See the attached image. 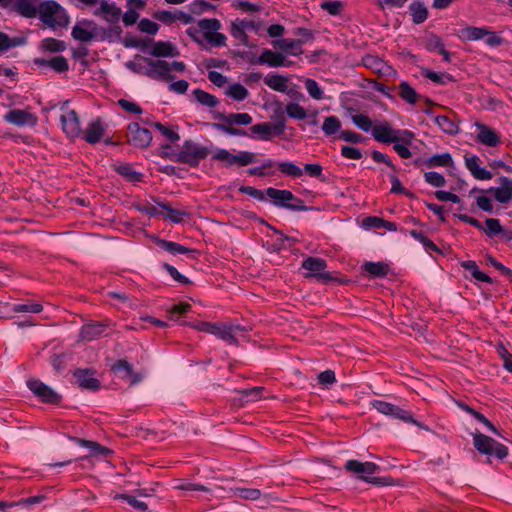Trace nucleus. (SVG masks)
Masks as SVG:
<instances>
[{
	"mask_svg": "<svg viewBox=\"0 0 512 512\" xmlns=\"http://www.w3.org/2000/svg\"><path fill=\"white\" fill-rule=\"evenodd\" d=\"M211 150L207 146H202L191 139L185 140L178 152L165 153L163 157H168L172 161L187 164L190 167H197L201 160H204Z\"/></svg>",
	"mask_w": 512,
	"mask_h": 512,
	"instance_id": "f257e3e1",
	"label": "nucleus"
},
{
	"mask_svg": "<svg viewBox=\"0 0 512 512\" xmlns=\"http://www.w3.org/2000/svg\"><path fill=\"white\" fill-rule=\"evenodd\" d=\"M345 469L351 473L359 475V478L375 486H389L394 484L391 477H372L377 473L380 467L373 462H360L358 460H349L345 464Z\"/></svg>",
	"mask_w": 512,
	"mask_h": 512,
	"instance_id": "f03ea898",
	"label": "nucleus"
},
{
	"mask_svg": "<svg viewBox=\"0 0 512 512\" xmlns=\"http://www.w3.org/2000/svg\"><path fill=\"white\" fill-rule=\"evenodd\" d=\"M38 12L40 20L49 28H66L70 23L66 10L55 1L41 3Z\"/></svg>",
	"mask_w": 512,
	"mask_h": 512,
	"instance_id": "7ed1b4c3",
	"label": "nucleus"
},
{
	"mask_svg": "<svg viewBox=\"0 0 512 512\" xmlns=\"http://www.w3.org/2000/svg\"><path fill=\"white\" fill-rule=\"evenodd\" d=\"M373 138L383 144H393V142L411 143L415 134L410 130H395L388 124L376 125L372 128Z\"/></svg>",
	"mask_w": 512,
	"mask_h": 512,
	"instance_id": "20e7f679",
	"label": "nucleus"
},
{
	"mask_svg": "<svg viewBox=\"0 0 512 512\" xmlns=\"http://www.w3.org/2000/svg\"><path fill=\"white\" fill-rule=\"evenodd\" d=\"M266 195L273 201V204L292 211H307L310 208L304 205L302 199L297 198L289 190H280L273 187L266 189Z\"/></svg>",
	"mask_w": 512,
	"mask_h": 512,
	"instance_id": "39448f33",
	"label": "nucleus"
},
{
	"mask_svg": "<svg viewBox=\"0 0 512 512\" xmlns=\"http://www.w3.org/2000/svg\"><path fill=\"white\" fill-rule=\"evenodd\" d=\"M473 445L481 454L495 455L500 460L508 455V448L505 445L480 432L473 434Z\"/></svg>",
	"mask_w": 512,
	"mask_h": 512,
	"instance_id": "423d86ee",
	"label": "nucleus"
},
{
	"mask_svg": "<svg viewBox=\"0 0 512 512\" xmlns=\"http://www.w3.org/2000/svg\"><path fill=\"white\" fill-rule=\"evenodd\" d=\"M302 268L308 271V273L305 274L306 278H316L319 282L325 284L335 280L329 272L325 271L327 263L322 258L308 257L303 260Z\"/></svg>",
	"mask_w": 512,
	"mask_h": 512,
	"instance_id": "0eeeda50",
	"label": "nucleus"
},
{
	"mask_svg": "<svg viewBox=\"0 0 512 512\" xmlns=\"http://www.w3.org/2000/svg\"><path fill=\"white\" fill-rule=\"evenodd\" d=\"M286 129V122L285 118L283 116L280 117V119L275 122H262L255 124L250 127V132L252 134H255L259 137V139L264 141H269L273 137H279L282 136Z\"/></svg>",
	"mask_w": 512,
	"mask_h": 512,
	"instance_id": "6e6552de",
	"label": "nucleus"
},
{
	"mask_svg": "<svg viewBox=\"0 0 512 512\" xmlns=\"http://www.w3.org/2000/svg\"><path fill=\"white\" fill-rule=\"evenodd\" d=\"M143 61L148 65V69H145L144 75L147 77L159 80V81H170L174 76L170 73V64L161 59L142 58Z\"/></svg>",
	"mask_w": 512,
	"mask_h": 512,
	"instance_id": "1a4fd4ad",
	"label": "nucleus"
},
{
	"mask_svg": "<svg viewBox=\"0 0 512 512\" xmlns=\"http://www.w3.org/2000/svg\"><path fill=\"white\" fill-rule=\"evenodd\" d=\"M372 406L384 415L393 416L397 419L403 420L404 422L413 423L420 428H424L420 422L414 419L409 411L401 409L396 405L381 400H375L372 402Z\"/></svg>",
	"mask_w": 512,
	"mask_h": 512,
	"instance_id": "9d476101",
	"label": "nucleus"
},
{
	"mask_svg": "<svg viewBox=\"0 0 512 512\" xmlns=\"http://www.w3.org/2000/svg\"><path fill=\"white\" fill-rule=\"evenodd\" d=\"M127 142L138 148H146L152 141V134L137 122L130 123L127 128Z\"/></svg>",
	"mask_w": 512,
	"mask_h": 512,
	"instance_id": "9b49d317",
	"label": "nucleus"
},
{
	"mask_svg": "<svg viewBox=\"0 0 512 512\" xmlns=\"http://www.w3.org/2000/svg\"><path fill=\"white\" fill-rule=\"evenodd\" d=\"M27 386L45 403L59 404L61 401V396L40 380L31 379L27 382Z\"/></svg>",
	"mask_w": 512,
	"mask_h": 512,
	"instance_id": "f8f14e48",
	"label": "nucleus"
},
{
	"mask_svg": "<svg viewBox=\"0 0 512 512\" xmlns=\"http://www.w3.org/2000/svg\"><path fill=\"white\" fill-rule=\"evenodd\" d=\"M111 370L120 378L129 379L130 386L139 383L143 379V375L140 372H135L132 365L125 359L116 361Z\"/></svg>",
	"mask_w": 512,
	"mask_h": 512,
	"instance_id": "ddd939ff",
	"label": "nucleus"
},
{
	"mask_svg": "<svg viewBox=\"0 0 512 512\" xmlns=\"http://www.w3.org/2000/svg\"><path fill=\"white\" fill-rule=\"evenodd\" d=\"M60 120L62 129L68 137L76 138L81 134L80 121L75 110H69L62 114Z\"/></svg>",
	"mask_w": 512,
	"mask_h": 512,
	"instance_id": "4468645a",
	"label": "nucleus"
},
{
	"mask_svg": "<svg viewBox=\"0 0 512 512\" xmlns=\"http://www.w3.org/2000/svg\"><path fill=\"white\" fill-rule=\"evenodd\" d=\"M94 374L95 371L92 369H77L74 378L81 388L96 391L100 388V381L94 378Z\"/></svg>",
	"mask_w": 512,
	"mask_h": 512,
	"instance_id": "2eb2a0df",
	"label": "nucleus"
},
{
	"mask_svg": "<svg viewBox=\"0 0 512 512\" xmlns=\"http://www.w3.org/2000/svg\"><path fill=\"white\" fill-rule=\"evenodd\" d=\"M4 120L17 126H25L34 125L37 118L26 110L12 109L5 114Z\"/></svg>",
	"mask_w": 512,
	"mask_h": 512,
	"instance_id": "dca6fc26",
	"label": "nucleus"
},
{
	"mask_svg": "<svg viewBox=\"0 0 512 512\" xmlns=\"http://www.w3.org/2000/svg\"><path fill=\"white\" fill-rule=\"evenodd\" d=\"M254 63L259 65L267 64L270 67L289 66L292 64V62L288 61L281 53L270 49H264Z\"/></svg>",
	"mask_w": 512,
	"mask_h": 512,
	"instance_id": "f3484780",
	"label": "nucleus"
},
{
	"mask_svg": "<svg viewBox=\"0 0 512 512\" xmlns=\"http://www.w3.org/2000/svg\"><path fill=\"white\" fill-rule=\"evenodd\" d=\"M242 330L240 326L232 327L225 324L212 323V328L209 329L208 333L216 335L229 344H237L235 333Z\"/></svg>",
	"mask_w": 512,
	"mask_h": 512,
	"instance_id": "a211bd4d",
	"label": "nucleus"
},
{
	"mask_svg": "<svg viewBox=\"0 0 512 512\" xmlns=\"http://www.w3.org/2000/svg\"><path fill=\"white\" fill-rule=\"evenodd\" d=\"M476 127L479 130L476 140L481 144L489 147H495L501 143L500 136L492 128L482 123H476Z\"/></svg>",
	"mask_w": 512,
	"mask_h": 512,
	"instance_id": "6ab92c4d",
	"label": "nucleus"
},
{
	"mask_svg": "<svg viewBox=\"0 0 512 512\" xmlns=\"http://www.w3.org/2000/svg\"><path fill=\"white\" fill-rule=\"evenodd\" d=\"M34 63L40 68L49 67L57 73H64L69 70L68 60L64 56H55L50 59L35 58Z\"/></svg>",
	"mask_w": 512,
	"mask_h": 512,
	"instance_id": "aec40b11",
	"label": "nucleus"
},
{
	"mask_svg": "<svg viewBox=\"0 0 512 512\" xmlns=\"http://www.w3.org/2000/svg\"><path fill=\"white\" fill-rule=\"evenodd\" d=\"M465 164L474 178L478 180H489L493 177L492 173L484 168H480V159L476 155L465 156Z\"/></svg>",
	"mask_w": 512,
	"mask_h": 512,
	"instance_id": "412c9836",
	"label": "nucleus"
},
{
	"mask_svg": "<svg viewBox=\"0 0 512 512\" xmlns=\"http://www.w3.org/2000/svg\"><path fill=\"white\" fill-rule=\"evenodd\" d=\"M501 187L490 188L488 192L494 194L495 199L500 203H507L512 198V180L507 177L500 178Z\"/></svg>",
	"mask_w": 512,
	"mask_h": 512,
	"instance_id": "4be33fe9",
	"label": "nucleus"
},
{
	"mask_svg": "<svg viewBox=\"0 0 512 512\" xmlns=\"http://www.w3.org/2000/svg\"><path fill=\"white\" fill-rule=\"evenodd\" d=\"M149 54L153 57H177L180 52L169 41L155 42Z\"/></svg>",
	"mask_w": 512,
	"mask_h": 512,
	"instance_id": "5701e85b",
	"label": "nucleus"
},
{
	"mask_svg": "<svg viewBox=\"0 0 512 512\" xmlns=\"http://www.w3.org/2000/svg\"><path fill=\"white\" fill-rule=\"evenodd\" d=\"M215 119L224 122L223 125H249L252 123V116L248 113H230L225 115L224 113H217Z\"/></svg>",
	"mask_w": 512,
	"mask_h": 512,
	"instance_id": "b1692460",
	"label": "nucleus"
},
{
	"mask_svg": "<svg viewBox=\"0 0 512 512\" xmlns=\"http://www.w3.org/2000/svg\"><path fill=\"white\" fill-rule=\"evenodd\" d=\"M121 13L122 11L119 7L114 3L109 4L107 1H102L100 8L94 12L96 16L103 14L104 19L110 23H117L120 19Z\"/></svg>",
	"mask_w": 512,
	"mask_h": 512,
	"instance_id": "393cba45",
	"label": "nucleus"
},
{
	"mask_svg": "<svg viewBox=\"0 0 512 512\" xmlns=\"http://www.w3.org/2000/svg\"><path fill=\"white\" fill-rule=\"evenodd\" d=\"M104 128L101 124L100 119L91 122L88 124L83 138L89 144H96L100 141V139L104 136Z\"/></svg>",
	"mask_w": 512,
	"mask_h": 512,
	"instance_id": "a878e982",
	"label": "nucleus"
},
{
	"mask_svg": "<svg viewBox=\"0 0 512 512\" xmlns=\"http://www.w3.org/2000/svg\"><path fill=\"white\" fill-rule=\"evenodd\" d=\"M398 95L402 100L409 104H415L417 100L420 98V95L416 92V90L410 86L408 82H401L398 86Z\"/></svg>",
	"mask_w": 512,
	"mask_h": 512,
	"instance_id": "bb28decb",
	"label": "nucleus"
},
{
	"mask_svg": "<svg viewBox=\"0 0 512 512\" xmlns=\"http://www.w3.org/2000/svg\"><path fill=\"white\" fill-rule=\"evenodd\" d=\"M104 327L105 326L100 323L86 324L81 328V338L86 341H91L103 333Z\"/></svg>",
	"mask_w": 512,
	"mask_h": 512,
	"instance_id": "cd10ccee",
	"label": "nucleus"
},
{
	"mask_svg": "<svg viewBox=\"0 0 512 512\" xmlns=\"http://www.w3.org/2000/svg\"><path fill=\"white\" fill-rule=\"evenodd\" d=\"M412 20L415 24L423 23L428 17V10L422 2H413L409 5Z\"/></svg>",
	"mask_w": 512,
	"mask_h": 512,
	"instance_id": "c85d7f7f",
	"label": "nucleus"
},
{
	"mask_svg": "<svg viewBox=\"0 0 512 512\" xmlns=\"http://www.w3.org/2000/svg\"><path fill=\"white\" fill-rule=\"evenodd\" d=\"M486 34H488V28L470 26L461 30L460 37L467 41H474L482 39Z\"/></svg>",
	"mask_w": 512,
	"mask_h": 512,
	"instance_id": "c756f323",
	"label": "nucleus"
},
{
	"mask_svg": "<svg viewBox=\"0 0 512 512\" xmlns=\"http://www.w3.org/2000/svg\"><path fill=\"white\" fill-rule=\"evenodd\" d=\"M303 43L302 40H294V39H280L273 41V46L278 48L286 53H290L292 55H297L296 48L300 47Z\"/></svg>",
	"mask_w": 512,
	"mask_h": 512,
	"instance_id": "7c9ffc66",
	"label": "nucleus"
},
{
	"mask_svg": "<svg viewBox=\"0 0 512 512\" xmlns=\"http://www.w3.org/2000/svg\"><path fill=\"white\" fill-rule=\"evenodd\" d=\"M363 268L373 277H385L389 272L388 264L383 262H366Z\"/></svg>",
	"mask_w": 512,
	"mask_h": 512,
	"instance_id": "2f4dec72",
	"label": "nucleus"
},
{
	"mask_svg": "<svg viewBox=\"0 0 512 512\" xmlns=\"http://www.w3.org/2000/svg\"><path fill=\"white\" fill-rule=\"evenodd\" d=\"M264 83L275 91L285 92L287 90L288 78L281 75H268L264 78Z\"/></svg>",
	"mask_w": 512,
	"mask_h": 512,
	"instance_id": "473e14b6",
	"label": "nucleus"
},
{
	"mask_svg": "<svg viewBox=\"0 0 512 512\" xmlns=\"http://www.w3.org/2000/svg\"><path fill=\"white\" fill-rule=\"evenodd\" d=\"M26 43V38L21 37H9L6 33L0 31V52H5L10 48L21 46Z\"/></svg>",
	"mask_w": 512,
	"mask_h": 512,
	"instance_id": "72a5a7b5",
	"label": "nucleus"
},
{
	"mask_svg": "<svg viewBox=\"0 0 512 512\" xmlns=\"http://www.w3.org/2000/svg\"><path fill=\"white\" fill-rule=\"evenodd\" d=\"M40 48L44 51L58 53L66 50V44L62 40L48 37L41 41Z\"/></svg>",
	"mask_w": 512,
	"mask_h": 512,
	"instance_id": "f704fd0d",
	"label": "nucleus"
},
{
	"mask_svg": "<svg viewBox=\"0 0 512 512\" xmlns=\"http://www.w3.org/2000/svg\"><path fill=\"white\" fill-rule=\"evenodd\" d=\"M15 10L22 16L33 18L37 14L35 5L29 0H17L14 3Z\"/></svg>",
	"mask_w": 512,
	"mask_h": 512,
	"instance_id": "c9c22d12",
	"label": "nucleus"
},
{
	"mask_svg": "<svg viewBox=\"0 0 512 512\" xmlns=\"http://www.w3.org/2000/svg\"><path fill=\"white\" fill-rule=\"evenodd\" d=\"M157 244L160 248L172 253V254H187V253H192L194 252V250L190 249V248H187L183 245H180L176 242H172V241H167V240H163V239H159L157 241Z\"/></svg>",
	"mask_w": 512,
	"mask_h": 512,
	"instance_id": "e433bc0d",
	"label": "nucleus"
},
{
	"mask_svg": "<svg viewBox=\"0 0 512 512\" xmlns=\"http://www.w3.org/2000/svg\"><path fill=\"white\" fill-rule=\"evenodd\" d=\"M425 165L429 168L435 166L449 167L453 165V160L449 153L436 154L426 160Z\"/></svg>",
	"mask_w": 512,
	"mask_h": 512,
	"instance_id": "4c0bfd02",
	"label": "nucleus"
},
{
	"mask_svg": "<svg viewBox=\"0 0 512 512\" xmlns=\"http://www.w3.org/2000/svg\"><path fill=\"white\" fill-rule=\"evenodd\" d=\"M191 309L192 306L186 302L175 304L168 310V317L170 320L178 321L180 317H185Z\"/></svg>",
	"mask_w": 512,
	"mask_h": 512,
	"instance_id": "58836bf2",
	"label": "nucleus"
},
{
	"mask_svg": "<svg viewBox=\"0 0 512 512\" xmlns=\"http://www.w3.org/2000/svg\"><path fill=\"white\" fill-rule=\"evenodd\" d=\"M363 224L374 228H386L389 231L397 230V226L394 222L386 221L376 216L367 217L363 221Z\"/></svg>",
	"mask_w": 512,
	"mask_h": 512,
	"instance_id": "ea45409f",
	"label": "nucleus"
},
{
	"mask_svg": "<svg viewBox=\"0 0 512 512\" xmlns=\"http://www.w3.org/2000/svg\"><path fill=\"white\" fill-rule=\"evenodd\" d=\"M193 95L199 103L210 108L217 106L219 103V100L214 95L201 89H195Z\"/></svg>",
	"mask_w": 512,
	"mask_h": 512,
	"instance_id": "a19ab883",
	"label": "nucleus"
},
{
	"mask_svg": "<svg viewBox=\"0 0 512 512\" xmlns=\"http://www.w3.org/2000/svg\"><path fill=\"white\" fill-rule=\"evenodd\" d=\"M361 62L363 66H365L368 69H371L373 72L376 73H381L385 66L384 62L378 56H374L371 54L363 56Z\"/></svg>",
	"mask_w": 512,
	"mask_h": 512,
	"instance_id": "79ce46f5",
	"label": "nucleus"
},
{
	"mask_svg": "<svg viewBox=\"0 0 512 512\" xmlns=\"http://www.w3.org/2000/svg\"><path fill=\"white\" fill-rule=\"evenodd\" d=\"M213 160L225 162L228 167L238 166L237 154H232L226 149L218 150L213 156Z\"/></svg>",
	"mask_w": 512,
	"mask_h": 512,
	"instance_id": "37998d69",
	"label": "nucleus"
},
{
	"mask_svg": "<svg viewBox=\"0 0 512 512\" xmlns=\"http://www.w3.org/2000/svg\"><path fill=\"white\" fill-rule=\"evenodd\" d=\"M234 495L244 500H257L261 496V491L256 488L236 487L233 489Z\"/></svg>",
	"mask_w": 512,
	"mask_h": 512,
	"instance_id": "c03bdc74",
	"label": "nucleus"
},
{
	"mask_svg": "<svg viewBox=\"0 0 512 512\" xmlns=\"http://www.w3.org/2000/svg\"><path fill=\"white\" fill-rule=\"evenodd\" d=\"M435 121L445 133L453 135L458 132V126L448 116H437Z\"/></svg>",
	"mask_w": 512,
	"mask_h": 512,
	"instance_id": "a18cd8bd",
	"label": "nucleus"
},
{
	"mask_svg": "<svg viewBox=\"0 0 512 512\" xmlns=\"http://www.w3.org/2000/svg\"><path fill=\"white\" fill-rule=\"evenodd\" d=\"M158 205L167 211L165 217L174 223H180L183 221L184 216H188L186 212L174 209L168 203H158Z\"/></svg>",
	"mask_w": 512,
	"mask_h": 512,
	"instance_id": "49530a36",
	"label": "nucleus"
},
{
	"mask_svg": "<svg viewBox=\"0 0 512 512\" xmlns=\"http://www.w3.org/2000/svg\"><path fill=\"white\" fill-rule=\"evenodd\" d=\"M286 113L290 118L303 120L307 117L306 110L298 103L290 102L286 105Z\"/></svg>",
	"mask_w": 512,
	"mask_h": 512,
	"instance_id": "de8ad7c7",
	"label": "nucleus"
},
{
	"mask_svg": "<svg viewBox=\"0 0 512 512\" xmlns=\"http://www.w3.org/2000/svg\"><path fill=\"white\" fill-rule=\"evenodd\" d=\"M341 128V122L336 116H329L324 120L322 129L327 136L336 134Z\"/></svg>",
	"mask_w": 512,
	"mask_h": 512,
	"instance_id": "09e8293b",
	"label": "nucleus"
},
{
	"mask_svg": "<svg viewBox=\"0 0 512 512\" xmlns=\"http://www.w3.org/2000/svg\"><path fill=\"white\" fill-rule=\"evenodd\" d=\"M204 39L210 43L214 47H222L226 45L227 37L218 31H215L212 33L210 32H203Z\"/></svg>",
	"mask_w": 512,
	"mask_h": 512,
	"instance_id": "8fccbe9b",
	"label": "nucleus"
},
{
	"mask_svg": "<svg viewBox=\"0 0 512 512\" xmlns=\"http://www.w3.org/2000/svg\"><path fill=\"white\" fill-rule=\"evenodd\" d=\"M214 9L215 6L206 0H195L189 5V11L194 15H201Z\"/></svg>",
	"mask_w": 512,
	"mask_h": 512,
	"instance_id": "3c124183",
	"label": "nucleus"
},
{
	"mask_svg": "<svg viewBox=\"0 0 512 512\" xmlns=\"http://www.w3.org/2000/svg\"><path fill=\"white\" fill-rule=\"evenodd\" d=\"M281 173L290 177H301L303 175L302 169L291 162H280L277 164Z\"/></svg>",
	"mask_w": 512,
	"mask_h": 512,
	"instance_id": "603ef678",
	"label": "nucleus"
},
{
	"mask_svg": "<svg viewBox=\"0 0 512 512\" xmlns=\"http://www.w3.org/2000/svg\"><path fill=\"white\" fill-rule=\"evenodd\" d=\"M227 95L237 101H243L247 98L249 92L248 90L241 84L236 83L231 85L227 90Z\"/></svg>",
	"mask_w": 512,
	"mask_h": 512,
	"instance_id": "864d4df0",
	"label": "nucleus"
},
{
	"mask_svg": "<svg viewBox=\"0 0 512 512\" xmlns=\"http://www.w3.org/2000/svg\"><path fill=\"white\" fill-rule=\"evenodd\" d=\"M198 28L203 32L219 31L222 28L221 22L216 18L201 19L197 22Z\"/></svg>",
	"mask_w": 512,
	"mask_h": 512,
	"instance_id": "5fc2aeb1",
	"label": "nucleus"
},
{
	"mask_svg": "<svg viewBox=\"0 0 512 512\" xmlns=\"http://www.w3.org/2000/svg\"><path fill=\"white\" fill-rule=\"evenodd\" d=\"M410 235L414 239H416L419 242H421L426 250L434 251V252H438L439 251L437 245L434 242H432L427 236H425L422 231L411 230L410 231Z\"/></svg>",
	"mask_w": 512,
	"mask_h": 512,
	"instance_id": "6e6d98bb",
	"label": "nucleus"
},
{
	"mask_svg": "<svg viewBox=\"0 0 512 512\" xmlns=\"http://www.w3.org/2000/svg\"><path fill=\"white\" fill-rule=\"evenodd\" d=\"M71 35L75 40H79L82 42H90L95 37L93 32L88 31L79 25H75L73 27Z\"/></svg>",
	"mask_w": 512,
	"mask_h": 512,
	"instance_id": "4d7b16f0",
	"label": "nucleus"
},
{
	"mask_svg": "<svg viewBox=\"0 0 512 512\" xmlns=\"http://www.w3.org/2000/svg\"><path fill=\"white\" fill-rule=\"evenodd\" d=\"M74 441L82 447L90 448L93 453L105 454L109 452V449L101 446L98 442L85 440L81 438H74Z\"/></svg>",
	"mask_w": 512,
	"mask_h": 512,
	"instance_id": "13d9d810",
	"label": "nucleus"
},
{
	"mask_svg": "<svg viewBox=\"0 0 512 512\" xmlns=\"http://www.w3.org/2000/svg\"><path fill=\"white\" fill-rule=\"evenodd\" d=\"M151 125L156 128L165 138H167L172 143H175L180 139V135L174 130L164 126L160 122H153Z\"/></svg>",
	"mask_w": 512,
	"mask_h": 512,
	"instance_id": "bf43d9fd",
	"label": "nucleus"
},
{
	"mask_svg": "<svg viewBox=\"0 0 512 512\" xmlns=\"http://www.w3.org/2000/svg\"><path fill=\"white\" fill-rule=\"evenodd\" d=\"M321 8L327 11L330 15H340L344 9V5L341 1H324L321 3Z\"/></svg>",
	"mask_w": 512,
	"mask_h": 512,
	"instance_id": "052dcab7",
	"label": "nucleus"
},
{
	"mask_svg": "<svg viewBox=\"0 0 512 512\" xmlns=\"http://www.w3.org/2000/svg\"><path fill=\"white\" fill-rule=\"evenodd\" d=\"M305 88L312 98L316 100H320L323 98V91L314 79H306Z\"/></svg>",
	"mask_w": 512,
	"mask_h": 512,
	"instance_id": "680f3d73",
	"label": "nucleus"
},
{
	"mask_svg": "<svg viewBox=\"0 0 512 512\" xmlns=\"http://www.w3.org/2000/svg\"><path fill=\"white\" fill-rule=\"evenodd\" d=\"M485 224L486 229H484V231L489 237L498 235L503 231V227L501 226L500 221L498 219L487 218Z\"/></svg>",
	"mask_w": 512,
	"mask_h": 512,
	"instance_id": "e2e57ef3",
	"label": "nucleus"
},
{
	"mask_svg": "<svg viewBox=\"0 0 512 512\" xmlns=\"http://www.w3.org/2000/svg\"><path fill=\"white\" fill-rule=\"evenodd\" d=\"M116 171L130 181H139L141 178V174L137 173L129 164L118 166Z\"/></svg>",
	"mask_w": 512,
	"mask_h": 512,
	"instance_id": "0e129e2a",
	"label": "nucleus"
},
{
	"mask_svg": "<svg viewBox=\"0 0 512 512\" xmlns=\"http://www.w3.org/2000/svg\"><path fill=\"white\" fill-rule=\"evenodd\" d=\"M43 306L39 303L18 304L13 306L15 313H40Z\"/></svg>",
	"mask_w": 512,
	"mask_h": 512,
	"instance_id": "69168bd1",
	"label": "nucleus"
},
{
	"mask_svg": "<svg viewBox=\"0 0 512 512\" xmlns=\"http://www.w3.org/2000/svg\"><path fill=\"white\" fill-rule=\"evenodd\" d=\"M264 390L263 387H253L249 389H244L240 391L242 397L241 399L245 402L249 401H257L261 398L262 391Z\"/></svg>",
	"mask_w": 512,
	"mask_h": 512,
	"instance_id": "338daca9",
	"label": "nucleus"
},
{
	"mask_svg": "<svg viewBox=\"0 0 512 512\" xmlns=\"http://www.w3.org/2000/svg\"><path fill=\"white\" fill-rule=\"evenodd\" d=\"M238 167L248 166L257 162V156L253 152L240 151L237 153Z\"/></svg>",
	"mask_w": 512,
	"mask_h": 512,
	"instance_id": "774afa93",
	"label": "nucleus"
}]
</instances>
